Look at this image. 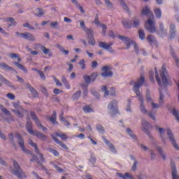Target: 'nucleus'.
Instances as JSON below:
<instances>
[{
    "instance_id": "f257e3e1",
    "label": "nucleus",
    "mask_w": 179,
    "mask_h": 179,
    "mask_svg": "<svg viewBox=\"0 0 179 179\" xmlns=\"http://www.w3.org/2000/svg\"><path fill=\"white\" fill-rule=\"evenodd\" d=\"M145 83L144 76H141V78L138 80L137 82L134 83L133 91L136 92L137 97L138 98V101H140V111L144 114H148V117L156 121V117L151 111L148 113V109H145V106L144 104V98L141 93L139 89L142 87L143 83Z\"/></svg>"
},
{
    "instance_id": "f03ea898",
    "label": "nucleus",
    "mask_w": 179,
    "mask_h": 179,
    "mask_svg": "<svg viewBox=\"0 0 179 179\" xmlns=\"http://www.w3.org/2000/svg\"><path fill=\"white\" fill-rule=\"evenodd\" d=\"M141 16H148V20L145 23V28L147 31L150 33H155L156 31L155 23L152 21L155 18L152 11L150 10L148 6H145L141 11Z\"/></svg>"
},
{
    "instance_id": "7ed1b4c3",
    "label": "nucleus",
    "mask_w": 179,
    "mask_h": 179,
    "mask_svg": "<svg viewBox=\"0 0 179 179\" xmlns=\"http://www.w3.org/2000/svg\"><path fill=\"white\" fill-rule=\"evenodd\" d=\"M117 38L119 40H121L124 42V43L126 45V49H129L131 47V45H134V52H136L137 55H138L139 53H143V55L144 56L148 55V53H146V52L144 50V49H139L138 46L137 45V44L136 43V42L134 41H133L132 39H130L129 38L127 37V36H121L119 35L117 36Z\"/></svg>"
},
{
    "instance_id": "20e7f679",
    "label": "nucleus",
    "mask_w": 179,
    "mask_h": 179,
    "mask_svg": "<svg viewBox=\"0 0 179 179\" xmlns=\"http://www.w3.org/2000/svg\"><path fill=\"white\" fill-rule=\"evenodd\" d=\"M157 129L159 130L160 138L164 143H166L165 132H166L172 146L177 150H179V145L178 144H176L174 135L170 129H164L163 128L157 127Z\"/></svg>"
},
{
    "instance_id": "39448f33",
    "label": "nucleus",
    "mask_w": 179,
    "mask_h": 179,
    "mask_svg": "<svg viewBox=\"0 0 179 179\" xmlns=\"http://www.w3.org/2000/svg\"><path fill=\"white\" fill-rule=\"evenodd\" d=\"M14 169L13 170V174L16 176L18 179H24L27 178L26 173L21 169L19 164L15 161L13 162Z\"/></svg>"
},
{
    "instance_id": "423d86ee",
    "label": "nucleus",
    "mask_w": 179,
    "mask_h": 179,
    "mask_svg": "<svg viewBox=\"0 0 179 179\" xmlns=\"http://www.w3.org/2000/svg\"><path fill=\"white\" fill-rule=\"evenodd\" d=\"M108 112L110 116L113 117L118 113V102L117 101L113 100L109 102L108 105Z\"/></svg>"
},
{
    "instance_id": "0eeeda50",
    "label": "nucleus",
    "mask_w": 179,
    "mask_h": 179,
    "mask_svg": "<svg viewBox=\"0 0 179 179\" xmlns=\"http://www.w3.org/2000/svg\"><path fill=\"white\" fill-rule=\"evenodd\" d=\"M15 138L17 139V144L20 146V148H21L22 152L26 155H31L30 150L24 148V143L23 138L21 136V135L19 133H15Z\"/></svg>"
},
{
    "instance_id": "6e6552de",
    "label": "nucleus",
    "mask_w": 179,
    "mask_h": 179,
    "mask_svg": "<svg viewBox=\"0 0 179 179\" xmlns=\"http://www.w3.org/2000/svg\"><path fill=\"white\" fill-rule=\"evenodd\" d=\"M160 76L162 78V84L166 86L171 81V77L168 74V72L164 66H163L160 71Z\"/></svg>"
},
{
    "instance_id": "1a4fd4ad",
    "label": "nucleus",
    "mask_w": 179,
    "mask_h": 179,
    "mask_svg": "<svg viewBox=\"0 0 179 179\" xmlns=\"http://www.w3.org/2000/svg\"><path fill=\"white\" fill-rule=\"evenodd\" d=\"M15 35L19 38H24L31 42L36 41L35 36L29 32H15Z\"/></svg>"
},
{
    "instance_id": "9d476101",
    "label": "nucleus",
    "mask_w": 179,
    "mask_h": 179,
    "mask_svg": "<svg viewBox=\"0 0 179 179\" xmlns=\"http://www.w3.org/2000/svg\"><path fill=\"white\" fill-rule=\"evenodd\" d=\"M112 67L110 66H105L101 68L103 71L101 74L103 78H110L113 76V73L111 71Z\"/></svg>"
},
{
    "instance_id": "9b49d317",
    "label": "nucleus",
    "mask_w": 179,
    "mask_h": 179,
    "mask_svg": "<svg viewBox=\"0 0 179 179\" xmlns=\"http://www.w3.org/2000/svg\"><path fill=\"white\" fill-rule=\"evenodd\" d=\"M31 117L34 121L35 124H36L37 127L44 132H45L48 129L45 127L41 122L40 120L38 119V117L36 115L34 111H31Z\"/></svg>"
},
{
    "instance_id": "f8f14e48",
    "label": "nucleus",
    "mask_w": 179,
    "mask_h": 179,
    "mask_svg": "<svg viewBox=\"0 0 179 179\" xmlns=\"http://www.w3.org/2000/svg\"><path fill=\"white\" fill-rule=\"evenodd\" d=\"M29 144L30 146L34 148V152L38 155H39V157L41 159V162H45V157H43V155L41 152L40 149H38L37 144L36 143H34L33 140L29 139Z\"/></svg>"
},
{
    "instance_id": "ddd939ff",
    "label": "nucleus",
    "mask_w": 179,
    "mask_h": 179,
    "mask_svg": "<svg viewBox=\"0 0 179 179\" xmlns=\"http://www.w3.org/2000/svg\"><path fill=\"white\" fill-rule=\"evenodd\" d=\"M96 78H97L96 73H93L90 76L85 75L83 76L84 81H85V84H87V85H90L91 83H94Z\"/></svg>"
},
{
    "instance_id": "4468645a",
    "label": "nucleus",
    "mask_w": 179,
    "mask_h": 179,
    "mask_svg": "<svg viewBox=\"0 0 179 179\" xmlns=\"http://www.w3.org/2000/svg\"><path fill=\"white\" fill-rule=\"evenodd\" d=\"M141 124L143 126V131L148 135V136L150 138H152V136L150 134V131H149V129L152 127L150 123H149L148 122L145 121V120H143L141 121Z\"/></svg>"
},
{
    "instance_id": "2eb2a0df",
    "label": "nucleus",
    "mask_w": 179,
    "mask_h": 179,
    "mask_svg": "<svg viewBox=\"0 0 179 179\" xmlns=\"http://www.w3.org/2000/svg\"><path fill=\"white\" fill-rule=\"evenodd\" d=\"M164 95L162 92V91L159 90V104L156 103L155 102H151V106L153 109H157L159 108L161 106H163L164 104Z\"/></svg>"
},
{
    "instance_id": "dca6fc26",
    "label": "nucleus",
    "mask_w": 179,
    "mask_h": 179,
    "mask_svg": "<svg viewBox=\"0 0 179 179\" xmlns=\"http://www.w3.org/2000/svg\"><path fill=\"white\" fill-rule=\"evenodd\" d=\"M113 45V43H109L107 44L106 42L101 41L99 43V46L103 49L106 50L107 51L110 52H114V50H113V48L111 47Z\"/></svg>"
},
{
    "instance_id": "f3484780",
    "label": "nucleus",
    "mask_w": 179,
    "mask_h": 179,
    "mask_svg": "<svg viewBox=\"0 0 179 179\" xmlns=\"http://www.w3.org/2000/svg\"><path fill=\"white\" fill-rule=\"evenodd\" d=\"M88 38V44H90L92 46H94L96 44V41L94 36H93V31L87 30L86 33Z\"/></svg>"
},
{
    "instance_id": "a211bd4d",
    "label": "nucleus",
    "mask_w": 179,
    "mask_h": 179,
    "mask_svg": "<svg viewBox=\"0 0 179 179\" xmlns=\"http://www.w3.org/2000/svg\"><path fill=\"white\" fill-rule=\"evenodd\" d=\"M31 135L34 136H36L40 141H45L47 140V136H45L43 133L41 132L38 130H34V132L32 133Z\"/></svg>"
},
{
    "instance_id": "6ab92c4d",
    "label": "nucleus",
    "mask_w": 179,
    "mask_h": 179,
    "mask_svg": "<svg viewBox=\"0 0 179 179\" xmlns=\"http://www.w3.org/2000/svg\"><path fill=\"white\" fill-rule=\"evenodd\" d=\"M171 169L172 179H179V176L177 173L176 166L173 162H171Z\"/></svg>"
},
{
    "instance_id": "aec40b11",
    "label": "nucleus",
    "mask_w": 179,
    "mask_h": 179,
    "mask_svg": "<svg viewBox=\"0 0 179 179\" xmlns=\"http://www.w3.org/2000/svg\"><path fill=\"white\" fill-rule=\"evenodd\" d=\"M102 140L103 141V142H105V143L108 145V147L109 148L110 152H112L113 154H117V149L115 148L113 144H111V143H110V141H108L106 137H102Z\"/></svg>"
},
{
    "instance_id": "412c9836",
    "label": "nucleus",
    "mask_w": 179,
    "mask_h": 179,
    "mask_svg": "<svg viewBox=\"0 0 179 179\" xmlns=\"http://www.w3.org/2000/svg\"><path fill=\"white\" fill-rule=\"evenodd\" d=\"M26 129L31 135L35 132V130L33 129V122H31L30 118L27 120Z\"/></svg>"
},
{
    "instance_id": "4be33fe9",
    "label": "nucleus",
    "mask_w": 179,
    "mask_h": 179,
    "mask_svg": "<svg viewBox=\"0 0 179 179\" xmlns=\"http://www.w3.org/2000/svg\"><path fill=\"white\" fill-rule=\"evenodd\" d=\"M169 29H170L169 39L172 40L176 37V29L175 24L171 23L169 26Z\"/></svg>"
},
{
    "instance_id": "5701e85b",
    "label": "nucleus",
    "mask_w": 179,
    "mask_h": 179,
    "mask_svg": "<svg viewBox=\"0 0 179 179\" xmlns=\"http://www.w3.org/2000/svg\"><path fill=\"white\" fill-rule=\"evenodd\" d=\"M117 175L119 177H120V178H123V179H127V178H129V179H135V178H134V176H133V175H130L129 173H125L124 175H122V173H117ZM138 179H143V178H141V176H138Z\"/></svg>"
},
{
    "instance_id": "b1692460",
    "label": "nucleus",
    "mask_w": 179,
    "mask_h": 179,
    "mask_svg": "<svg viewBox=\"0 0 179 179\" xmlns=\"http://www.w3.org/2000/svg\"><path fill=\"white\" fill-rule=\"evenodd\" d=\"M25 87L29 89V90L31 92L34 98L38 97V92L29 83H26Z\"/></svg>"
},
{
    "instance_id": "393cba45",
    "label": "nucleus",
    "mask_w": 179,
    "mask_h": 179,
    "mask_svg": "<svg viewBox=\"0 0 179 179\" xmlns=\"http://www.w3.org/2000/svg\"><path fill=\"white\" fill-rule=\"evenodd\" d=\"M0 81L3 83L4 84L7 85L11 89L15 90V87L12 84V83L10 81H8L7 79H6L1 74H0Z\"/></svg>"
},
{
    "instance_id": "a878e982",
    "label": "nucleus",
    "mask_w": 179,
    "mask_h": 179,
    "mask_svg": "<svg viewBox=\"0 0 179 179\" xmlns=\"http://www.w3.org/2000/svg\"><path fill=\"white\" fill-rule=\"evenodd\" d=\"M35 45H37L38 47L41 48V50L43 52L45 55H48L50 57H52V53L50 52V50L48 48H46L45 46L41 45L40 44H35Z\"/></svg>"
},
{
    "instance_id": "bb28decb",
    "label": "nucleus",
    "mask_w": 179,
    "mask_h": 179,
    "mask_svg": "<svg viewBox=\"0 0 179 179\" xmlns=\"http://www.w3.org/2000/svg\"><path fill=\"white\" fill-rule=\"evenodd\" d=\"M126 133H127L129 134V136L133 141H137V137H136V134H134V131L131 129H130V128L126 129Z\"/></svg>"
},
{
    "instance_id": "cd10ccee",
    "label": "nucleus",
    "mask_w": 179,
    "mask_h": 179,
    "mask_svg": "<svg viewBox=\"0 0 179 179\" xmlns=\"http://www.w3.org/2000/svg\"><path fill=\"white\" fill-rule=\"evenodd\" d=\"M155 148H156V150L158 151L159 154L162 157L163 160L165 161L166 160V155L164 152L163 148H162V147H160L159 145H157Z\"/></svg>"
},
{
    "instance_id": "c85d7f7f",
    "label": "nucleus",
    "mask_w": 179,
    "mask_h": 179,
    "mask_svg": "<svg viewBox=\"0 0 179 179\" xmlns=\"http://www.w3.org/2000/svg\"><path fill=\"white\" fill-rule=\"evenodd\" d=\"M52 137V138L53 139V141H55V142L57 144L59 145L62 148H63L64 149H68L67 146L66 144H64V143H62L61 141H59V139L54 135H51L50 136Z\"/></svg>"
},
{
    "instance_id": "c756f323",
    "label": "nucleus",
    "mask_w": 179,
    "mask_h": 179,
    "mask_svg": "<svg viewBox=\"0 0 179 179\" xmlns=\"http://www.w3.org/2000/svg\"><path fill=\"white\" fill-rule=\"evenodd\" d=\"M158 34L160 36H164L167 34V30L164 28V24L159 23V31H158Z\"/></svg>"
},
{
    "instance_id": "7c9ffc66",
    "label": "nucleus",
    "mask_w": 179,
    "mask_h": 179,
    "mask_svg": "<svg viewBox=\"0 0 179 179\" xmlns=\"http://www.w3.org/2000/svg\"><path fill=\"white\" fill-rule=\"evenodd\" d=\"M170 54H171V57H173L177 66L179 67V58L176 55V54L175 53V52L172 48H171Z\"/></svg>"
},
{
    "instance_id": "2f4dec72",
    "label": "nucleus",
    "mask_w": 179,
    "mask_h": 179,
    "mask_svg": "<svg viewBox=\"0 0 179 179\" xmlns=\"http://www.w3.org/2000/svg\"><path fill=\"white\" fill-rule=\"evenodd\" d=\"M0 67L3 71H14V69L13 67L9 66L7 64L4 62L0 63Z\"/></svg>"
},
{
    "instance_id": "473e14b6",
    "label": "nucleus",
    "mask_w": 179,
    "mask_h": 179,
    "mask_svg": "<svg viewBox=\"0 0 179 179\" xmlns=\"http://www.w3.org/2000/svg\"><path fill=\"white\" fill-rule=\"evenodd\" d=\"M122 24L124 28L131 29V27L132 26V22L129 19H123Z\"/></svg>"
},
{
    "instance_id": "72a5a7b5",
    "label": "nucleus",
    "mask_w": 179,
    "mask_h": 179,
    "mask_svg": "<svg viewBox=\"0 0 179 179\" xmlns=\"http://www.w3.org/2000/svg\"><path fill=\"white\" fill-rule=\"evenodd\" d=\"M6 21L7 22H10V23L9 25H8V28H10V27H13V26H15L16 24H17V23L15 22V19L13 18V17H7V18H6Z\"/></svg>"
},
{
    "instance_id": "f704fd0d",
    "label": "nucleus",
    "mask_w": 179,
    "mask_h": 179,
    "mask_svg": "<svg viewBox=\"0 0 179 179\" xmlns=\"http://www.w3.org/2000/svg\"><path fill=\"white\" fill-rule=\"evenodd\" d=\"M13 64L21 71H23L24 73H27V69L22 64H20L17 62H13Z\"/></svg>"
},
{
    "instance_id": "c9c22d12",
    "label": "nucleus",
    "mask_w": 179,
    "mask_h": 179,
    "mask_svg": "<svg viewBox=\"0 0 179 179\" xmlns=\"http://www.w3.org/2000/svg\"><path fill=\"white\" fill-rule=\"evenodd\" d=\"M147 40L150 44H155L157 43L156 38L153 36L152 34L148 35L147 37Z\"/></svg>"
},
{
    "instance_id": "e433bc0d",
    "label": "nucleus",
    "mask_w": 179,
    "mask_h": 179,
    "mask_svg": "<svg viewBox=\"0 0 179 179\" xmlns=\"http://www.w3.org/2000/svg\"><path fill=\"white\" fill-rule=\"evenodd\" d=\"M8 139H9V141H10L11 145H13L14 148H16V144H15V141L14 139V134L13 133L9 134Z\"/></svg>"
},
{
    "instance_id": "4c0bfd02",
    "label": "nucleus",
    "mask_w": 179,
    "mask_h": 179,
    "mask_svg": "<svg viewBox=\"0 0 179 179\" xmlns=\"http://www.w3.org/2000/svg\"><path fill=\"white\" fill-rule=\"evenodd\" d=\"M8 139H9V141H10L11 145H13L14 148H16V144H15V141L14 139V134L13 133L9 134Z\"/></svg>"
},
{
    "instance_id": "58836bf2",
    "label": "nucleus",
    "mask_w": 179,
    "mask_h": 179,
    "mask_svg": "<svg viewBox=\"0 0 179 179\" xmlns=\"http://www.w3.org/2000/svg\"><path fill=\"white\" fill-rule=\"evenodd\" d=\"M51 28L55 29L56 30L59 29V23L57 21L52 22L50 24Z\"/></svg>"
},
{
    "instance_id": "ea45409f",
    "label": "nucleus",
    "mask_w": 179,
    "mask_h": 179,
    "mask_svg": "<svg viewBox=\"0 0 179 179\" xmlns=\"http://www.w3.org/2000/svg\"><path fill=\"white\" fill-rule=\"evenodd\" d=\"M23 110L20 109H13V113H15L19 118L23 117Z\"/></svg>"
},
{
    "instance_id": "a19ab883",
    "label": "nucleus",
    "mask_w": 179,
    "mask_h": 179,
    "mask_svg": "<svg viewBox=\"0 0 179 179\" xmlns=\"http://www.w3.org/2000/svg\"><path fill=\"white\" fill-rule=\"evenodd\" d=\"M132 23L134 28H137L141 24V22L138 18H133Z\"/></svg>"
},
{
    "instance_id": "79ce46f5",
    "label": "nucleus",
    "mask_w": 179,
    "mask_h": 179,
    "mask_svg": "<svg viewBox=\"0 0 179 179\" xmlns=\"http://www.w3.org/2000/svg\"><path fill=\"white\" fill-rule=\"evenodd\" d=\"M57 48L59 49L64 55H68L69 53V50H66L64 48L60 45H57Z\"/></svg>"
},
{
    "instance_id": "37998d69",
    "label": "nucleus",
    "mask_w": 179,
    "mask_h": 179,
    "mask_svg": "<svg viewBox=\"0 0 179 179\" xmlns=\"http://www.w3.org/2000/svg\"><path fill=\"white\" fill-rule=\"evenodd\" d=\"M171 113L176 117V120L179 122V110L173 108L171 110Z\"/></svg>"
},
{
    "instance_id": "c03bdc74",
    "label": "nucleus",
    "mask_w": 179,
    "mask_h": 179,
    "mask_svg": "<svg viewBox=\"0 0 179 179\" xmlns=\"http://www.w3.org/2000/svg\"><path fill=\"white\" fill-rule=\"evenodd\" d=\"M82 92L80 90L77 91L74 94L72 95V99L78 100L81 96Z\"/></svg>"
},
{
    "instance_id": "a18cd8bd",
    "label": "nucleus",
    "mask_w": 179,
    "mask_h": 179,
    "mask_svg": "<svg viewBox=\"0 0 179 179\" xmlns=\"http://www.w3.org/2000/svg\"><path fill=\"white\" fill-rule=\"evenodd\" d=\"M138 37L140 40L143 41L145 38V33L143 29L138 30Z\"/></svg>"
},
{
    "instance_id": "49530a36",
    "label": "nucleus",
    "mask_w": 179,
    "mask_h": 179,
    "mask_svg": "<svg viewBox=\"0 0 179 179\" xmlns=\"http://www.w3.org/2000/svg\"><path fill=\"white\" fill-rule=\"evenodd\" d=\"M62 82L64 85L65 87L67 89H70L71 86L69 85L68 81L65 77V76H62Z\"/></svg>"
},
{
    "instance_id": "de8ad7c7",
    "label": "nucleus",
    "mask_w": 179,
    "mask_h": 179,
    "mask_svg": "<svg viewBox=\"0 0 179 179\" xmlns=\"http://www.w3.org/2000/svg\"><path fill=\"white\" fill-rule=\"evenodd\" d=\"M80 27L81 29H83V30L85 31L86 34L87 33L88 31H92V29L87 28L86 25H85L84 21L80 22Z\"/></svg>"
},
{
    "instance_id": "09e8293b",
    "label": "nucleus",
    "mask_w": 179,
    "mask_h": 179,
    "mask_svg": "<svg viewBox=\"0 0 179 179\" xmlns=\"http://www.w3.org/2000/svg\"><path fill=\"white\" fill-rule=\"evenodd\" d=\"M49 152L52 153V155H54V156L55 157H58L59 155V152L57 150H54L52 148H48L46 149Z\"/></svg>"
},
{
    "instance_id": "8fccbe9b",
    "label": "nucleus",
    "mask_w": 179,
    "mask_h": 179,
    "mask_svg": "<svg viewBox=\"0 0 179 179\" xmlns=\"http://www.w3.org/2000/svg\"><path fill=\"white\" fill-rule=\"evenodd\" d=\"M35 11H36V13H34L35 16L41 17L45 14L44 10L41 8H37Z\"/></svg>"
},
{
    "instance_id": "3c124183",
    "label": "nucleus",
    "mask_w": 179,
    "mask_h": 179,
    "mask_svg": "<svg viewBox=\"0 0 179 179\" xmlns=\"http://www.w3.org/2000/svg\"><path fill=\"white\" fill-rule=\"evenodd\" d=\"M83 110L85 113H93V109H92L90 106H85Z\"/></svg>"
},
{
    "instance_id": "603ef678",
    "label": "nucleus",
    "mask_w": 179,
    "mask_h": 179,
    "mask_svg": "<svg viewBox=\"0 0 179 179\" xmlns=\"http://www.w3.org/2000/svg\"><path fill=\"white\" fill-rule=\"evenodd\" d=\"M155 17L158 19H160L162 17V11L159 8L155 9Z\"/></svg>"
},
{
    "instance_id": "864d4df0",
    "label": "nucleus",
    "mask_w": 179,
    "mask_h": 179,
    "mask_svg": "<svg viewBox=\"0 0 179 179\" xmlns=\"http://www.w3.org/2000/svg\"><path fill=\"white\" fill-rule=\"evenodd\" d=\"M96 127L97 131L99 132H100L101 134H103L105 133L104 128H103V127L101 124H96Z\"/></svg>"
},
{
    "instance_id": "5fc2aeb1",
    "label": "nucleus",
    "mask_w": 179,
    "mask_h": 179,
    "mask_svg": "<svg viewBox=\"0 0 179 179\" xmlns=\"http://www.w3.org/2000/svg\"><path fill=\"white\" fill-rule=\"evenodd\" d=\"M90 162L92 164H95V163L96 162V157L95 156L94 153H92L90 158Z\"/></svg>"
},
{
    "instance_id": "6e6d98bb",
    "label": "nucleus",
    "mask_w": 179,
    "mask_h": 179,
    "mask_svg": "<svg viewBox=\"0 0 179 179\" xmlns=\"http://www.w3.org/2000/svg\"><path fill=\"white\" fill-rule=\"evenodd\" d=\"M31 155L32 156L33 158H31L30 159V162H37V164L39 165H41V163L40 162V160H38V157H36L35 155L34 154H31Z\"/></svg>"
},
{
    "instance_id": "4d7b16f0",
    "label": "nucleus",
    "mask_w": 179,
    "mask_h": 179,
    "mask_svg": "<svg viewBox=\"0 0 179 179\" xmlns=\"http://www.w3.org/2000/svg\"><path fill=\"white\" fill-rule=\"evenodd\" d=\"M145 99H146V101L148 103H152V98L150 96V92L149 90H147V93H146Z\"/></svg>"
},
{
    "instance_id": "13d9d810",
    "label": "nucleus",
    "mask_w": 179,
    "mask_h": 179,
    "mask_svg": "<svg viewBox=\"0 0 179 179\" xmlns=\"http://www.w3.org/2000/svg\"><path fill=\"white\" fill-rule=\"evenodd\" d=\"M13 106L16 108V110H23L22 107L20 105V102H14Z\"/></svg>"
},
{
    "instance_id": "bf43d9fd",
    "label": "nucleus",
    "mask_w": 179,
    "mask_h": 179,
    "mask_svg": "<svg viewBox=\"0 0 179 179\" xmlns=\"http://www.w3.org/2000/svg\"><path fill=\"white\" fill-rule=\"evenodd\" d=\"M82 86L83 87V98H86L88 95V89L85 85H83Z\"/></svg>"
},
{
    "instance_id": "052dcab7",
    "label": "nucleus",
    "mask_w": 179,
    "mask_h": 179,
    "mask_svg": "<svg viewBox=\"0 0 179 179\" xmlns=\"http://www.w3.org/2000/svg\"><path fill=\"white\" fill-rule=\"evenodd\" d=\"M26 49H27V51H28L33 56H36L38 54V52L37 51H34L29 47H27Z\"/></svg>"
},
{
    "instance_id": "680f3d73",
    "label": "nucleus",
    "mask_w": 179,
    "mask_h": 179,
    "mask_svg": "<svg viewBox=\"0 0 179 179\" xmlns=\"http://www.w3.org/2000/svg\"><path fill=\"white\" fill-rule=\"evenodd\" d=\"M155 74H156L155 78H156L157 83H158L159 85L161 87L163 84L162 83V81L160 80V78L157 71H155Z\"/></svg>"
},
{
    "instance_id": "e2e57ef3",
    "label": "nucleus",
    "mask_w": 179,
    "mask_h": 179,
    "mask_svg": "<svg viewBox=\"0 0 179 179\" xmlns=\"http://www.w3.org/2000/svg\"><path fill=\"white\" fill-rule=\"evenodd\" d=\"M78 64L80 66L81 70H84L86 68V64H85L84 59L80 60V62H78Z\"/></svg>"
},
{
    "instance_id": "0e129e2a",
    "label": "nucleus",
    "mask_w": 179,
    "mask_h": 179,
    "mask_svg": "<svg viewBox=\"0 0 179 179\" xmlns=\"http://www.w3.org/2000/svg\"><path fill=\"white\" fill-rule=\"evenodd\" d=\"M56 136L60 137L62 140L68 139V137L65 134L56 133Z\"/></svg>"
},
{
    "instance_id": "69168bd1",
    "label": "nucleus",
    "mask_w": 179,
    "mask_h": 179,
    "mask_svg": "<svg viewBox=\"0 0 179 179\" xmlns=\"http://www.w3.org/2000/svg\"><path fill=\"white\" fill-rule=\"evenodd\" d=\"M120 3L122 6V8L125 10V11H129V8L127 7V5L125 3V2H124L123 0H120Z\"/></svg>"
},
{
    "instance_id": "338daca9",
    "label": "nucleus",
    "mask_w": 179,
    "mask_h": 179,
    "mask_svg": "<svg viewBox=\"0 0 179 179\" xmlns=\"http://www.w3.org/2000/svg\"><path fill=\"white\" fill-rule=\"evenodd\" d=\"M101 91L105 93V96H108L109 94V92L107 90V88L105 85L102 86Z\"/></svg>"
},
{
    "instance_id": "774afa93",
    "label": "nucleus",
    "mask_w": 179,
    "mask_h": 179,
    "mask_svg": "<svg viewBox=\"0 0 179 179\" xmlns=\"http://www.w3.org/2000/svg\"><path fill=\"white\" fill-rule=\"evenodd\" d=\"M1 110L2 113H4V115H10V112L4 107H1Z\"/></svg>"
}]
</instances>
